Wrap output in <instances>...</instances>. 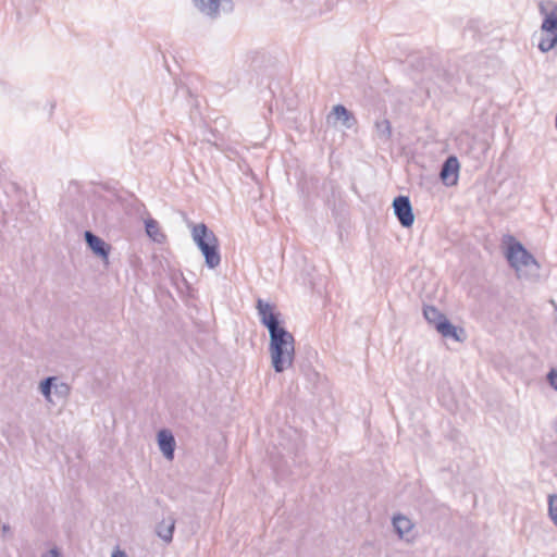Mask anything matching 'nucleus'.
Listing matches in <instances>:
<instances>
[{
  "instance_id": "f257e3e1",
  "label": "nucleus",
  "mask_w": 557,
  "mask_h": 557,
  "mask_svg": "<svg viewBox=\"0 0 557 557\" xmlns=\"http://www.w3.org/2000/svg\"><path fill=\"white\" fill-rule=\"evenodd\" d=\"M256 308L260 322L269 331V351L272 368L276 373H282L293 366L295 359V338L282 325L281 313L274 311L273 305L258 298Z\"/></svg>"
},
{
  "instance_id": "f03ea898",
  "label": "nucleus",
  "mask_w": 557,
  "mask_h": 557,
  "mask_svg": "<svg viewBox=\"0 0 557 557\" xmlns=\"http://www.w3.org/2000/svg\"><path fill=\"white\" fill-rule=\"evenodd\" d=\"M191 237L205 258V264L209 269H215L221 262L220 244L216 235L205 224H189Z\"/></svg>"
},
{
  "instance_id": "7ed1b4c3",
  "label": "nucleus",
  "mask_w": 557,
  "mask_h": 557,
  "mask_svg": "<svg viewBox=\"0 0 557 557\" xmlns=\"http://www.w3.org/2000/svg\"><path fill=\"white\" fill-rule=\"evenodd\" d=\"M425 320L445 338H451L456 342H462L465 330L454 325L447 317L434 306L423 308Z\"/></svg>"
},
{
  "instance_id": "20e7f679",
  "label": "nucleus",
  "mask_w": 557,
  "mask_h": 557,
  "mask_svg": "<svg viewBox=\"0 0 557 557\" xmlns=\"http://www.w3.org/2000/svg\"><path fill=\"white\" fill-rule=\"evenodd\" d=\"M503 242L507 246L505 256L511 268L519 270L522 267H539V263L534 256L530 251H528L525 247L512 235L504 236Z\"/></svg>"
},
{
  "instance_id": "39448f33",
  "label": "nucleus",
  "mask_w": 557,
  "mask_h": 557,
  "mask_svg": "<svg viewBox=\"0 0 557 557\" xmlns=\"http://www.w3.org/2000/svg\"><path fill=\"white\" fill-rule=\"evenodd\" d=\"M392 206L400 225L405 228L411 227L414 222V214L409 197L399 195L394 198Z\"/></svg>"
},
{
  "instance_id": "423d86ee",
  "label": "nucleus",
  "mask_w": 557,
  "mask_h": 557,
  "mask_svg": "<svg viewBox=\"0 0 557 557\" xmlns=\"http://www.w3.org/2000/svg\"><path fill=\"white\" fill-rule=\"evenodd\" d=\"M539 10L544 17L541 25L542 33L557 34V2L553 0L542 1L539 4Z\"/></svg>"
},
{
  "instance_id": "0eeeda50",
  "label": "nucleus",
  "mask_w": 557,
  "mask_h": 557,
  "mask_svg": "<svg viewBox=\"0 0 557 557\" xmlns=\"http://www.w3.org/2000/svg\"><path fill=\"white\" fill-rule=\"evenodd\" d=\"M84 238L87 247L92 251V253L100 258L106 265H108L111 245L98 235L94 234L91 231H85Z\"/></svg>"
},
{
  "instance_id": "6e6552de",
  "label": "nucleus",
  "mask_w": 557,
  "mask_h": 557,
  "mask_svg": "<svg viewBox=\"0 0 557 557\" xmlns=\"http://www.w3.org/2000/svg\"><path fill=\"white\" fill-rule=\"evenodd\" d=\"M459 169L460 163L458 158L456 156H448L441 166V182L447 187L457 185L459 177Z\"/></svg>"
},
{
  "instance_id": "1a4fd4ad",
  "label": "nucleus",
  "mask_w": 557,
  "mask_h": 557,
  "mask_svg": "<svg viewBox=\"0 0 557 557\" xmlns=\"http://www.w3.org/2000/svg\"><path fill=\"white\" fill-rule=\"evenodd\" d=\"M157 442L162 455L168 459L174 458L176 442L173 433L168 429H161L157 433Z\"/></svg>"
},
{
  "instance_id": "9d476101",
  "label": "nucleus",
  "mask_w": 557,
  "mask_h": 557,
  "mask_svg": "<svg viewBox=\"0 0 557 557\" xmlns=\"http://www.w3.org/2000/svg\"><path fill=\"white\" fill-rule=\"evenodd\" d=\"M175 522V518L173 516H169L168 518H164L162 521H160L156 527L158 536L165 543H171L173 540Z\"/></svg>"
},
{
  "instance_id": "9b49d317",
  "label": "nucleus",
  "mask_w": 557,
  "mask_h": 557,
  "mask_svg": "<svg viewBox=\"0 0 557 557\" xmlns=\"http://www.w3.org/2000/svg\"><path fill=\"white\" fill-rule=\"evenodd\" d=\"M331 114L334 115L336 120L342 121L343 125L347 128H351L357 124V119L352 112L343 104L334 106Z\"/></svg>"
},
{
  "instance_id": "f8f14e48",
  "label": "nucleus",
  "mask_w": 557,
  "mask_h": 557,
  "mask_svg": "<svg viewBox=\"0 0 557 557\" xmlns=\"http://www.w3.org/2000/svg\"><path fill=\"white\" fill-rule=\"evenodd\" d=\"M392 522H393V527H394L396 534L400 539H404L406 535H408L409 532L413 528L412 521L409 518H407L406 516L400 515V513L395 515L393 517Z\"/></svg>"
},
{
  "instance_id": "ddd939ff",
  "label": "nucleus",
  "mask_w": 557,
  "mask_h": 557,
  "mask_svg": "<svg viewBox=\"0 0 557 557\" xmlns=\"http://www.w3.org/2000/svg\"><path fill=\"white\" fill-rule=\"evenodd\" d=\"M196 7L203 14L215 18L220 13L221 0H194Z\"/></svg>"
},
{
  "instance_id": "4468645a",
  "label": "nucleus",
  "mask_w": 557,
  "mask_h": 557,
  "mask_svg": "<svg viewBox=\"0 0 557 557\" xmlns=\"http://www.w3.org/2000/svg\"><path fill=\"white\" fill-rule=\"evenodd\" d=\"M145 230L146 234L157 243H162L165 239V235L159 230L158 221L152 218L145 220Z\"/></svg>"
},
{
  "instance_id": "2eb2a0df",
  "label": "nucleus",
  "mask_w": 557,
  "mask_h": 557,
  "mask_svg": "<svg viewBox=\"0 0 557 557\" xmlns=\"http://www.w3.org/2000/svg\"><path fill=\"white\" fill-rule=\"evenodd\" d=\"M57 377L55 376H48L40 381L39 383V392L42 394V396L48 400L51 401V393L52 388H55V392H58V386L55 384Z\"/></svg>"
},
{
  "instance_id": "dca6fc26",
  "label": "nucleus",
  "mask_w": 557,
  "mask_h": 557,
  "mask_svg": "<svg viewBox=\"0 0 557 557\" xmlns=\"http://www.w3.org/2000/svg\"><path fill=\"white\" fill-rule=\"evenodd\" d=\"M557 45V34H546L543 36L537 45L542 52H548Z\"/></svg>"
},
{
  "instance_id": "f3484780",
  "label": "nucleus",
  "mask_w": 557,
  "mask_h": 557,
  "mask_svg": "<svg viewBox=\"0 0 557 557\" xmlns=\"http://www.w3.org/2000/svg\"><path fill=\"white\" fill-rule=\"evenodd\" d=\"M375 129L381 138L389 139L392 137V126L387 119L375 122Z\"/></svg>"
},
{
  "instance_id": "a211bd4d",
  "label": "nucleus",
  "mask_w": 557,
  "mask_h": 557,
  "mask_svg": "<svg viewBox=\"0 0 557 557\" xmlns=\"http://www.w3.org/2000/svg\"><path fill=\"white\" fill-rule=\"evenodd\" d=\"M548 512L552 521L557 527V495H550L548 498Z\"/></svg>"
},
{
  "instance_id": "6ab92c4d",
  "label": "nucleus",
  "mask_w": 557,
  "mask_h": 557,
  "mask_svg": "<svg viewBox=\"0 0 557 557\" xmlns=\"http://www.w3.org/2000/svg\"><path fill=\"white\" fill-rule=\"evenodd\" d=\"M547 382L549 385L557 391V370L550 369L549 372L546 375Z\"/></svg>"
},
{
  "instance_id": "aec40b11",
  "label": "nucleus",
  "mask_w": 557,
  "mask_h": 557,
  "mask_svg": "<svg viewBox=\"0 0 557 557\" xmlns=\"http://www.w3.org/2000/svg\"><path fill=\"white\" fill-rule=\"evenodd\" d=\"M220 8L225 12H231L234 8L232 0H221Z\"/></svg>"
},
{
  "instance_id": "412c9836",
  "label": "nucleus",
  "mask_w": 557,
  "mask_h": 557,
  "mask_svg": "<svg viewBox=\"0 0 557 557\" xmlns=\"http://www.w3.org/2000/svg\"><path fill=\"white\" fill-rule=\"evenodd\" d=\"M44 557H62V554L57 547H53Z\"/></svg>"
},
{
  "instance_id": "4be33fe9",
  "label": "nucleus",
  "mask_w": 557,
  "mask_h": 557,
  "mask_svg": "<svg viewBox=\"0 0 557 557\" xmlns=\"http://www.w3.org/2000/svg\"><path fill=\"white\" fill-rule=\"evenodd\" d=\"M112 557H127V555L124 550L117 548L112 553Z\"/></svg>"
},
{
  "instance_id": "5701e85b",
  "label": "nucleus",
  "mask_w": 557,
  "mask_h": 557,
  "mask_svg": "<svg viewBox=\"0 0 557 557\" xmlns=\"http://www.w3.org/2000/svg\"><path fill=\"white\" fill-rule=\"evenodd\" d=\"M59 387L60 388H58V392H62V388L67 389V385L65 384H61Z\"/></svg>"
},
{
  "instance_id": "b1692460",
  "label": "nucleus",
  "mask_w": 557,
  "mask_h": 557,
  "mask_svg": "<svg viewBox=\"0 0 557 557\" xmlns=\"http://www.w3.org/2000/svg\"><path fill=\"white\" fill-rule=\"evenodd\" d=\"M183 89H184L188 95H191V92H190V90H189V88H188V87H184Z\"/></svg>"
},
{
  "instance_id": "393cba45",
  "label": "nucleus",
  "mask_w": 557,
  "mask_h": 557,
  "mask_svg": "<svg viewBox=\"0 0 557 557\" xmlns=\"http://www.w3.org/2000/svg\"><path fill=\"white\" fill-rule=\"evenodd\" d=\"M10 529L9 525H3V531H8Z\"/></svg>"
},
{
  "instance_id": "a878e982",
  "label": "nucleus",
  "mask_w": 557,
  "mask_h": 557,
  "mask_svg": "<svg viewBox=\"0 0 557 557\" xmlns=\"http://www.w3.org/2000/svg\"><path fill=\"white\" fill-rule=\"evenodd\" d=\"M555 311H556L555 320H556V322H557V305L555 306Z\"/></svg>"
}]
</instances>
